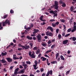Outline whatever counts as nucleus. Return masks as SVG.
I'll use <instances>...</instances> for the list:
<instances>
[{
  "mask_svg": "<svg viewBox=\"0 0 76 76\" xmlns=\"http://www.w3.org/2000/svg\"><path fill=\"white\" fill-rule=\"evenodd\" d=\"M68 42V40H66L63 41V44H66Z\"/></svg>",
  "mask_w": 76,
  "mask_h": 76,
  "instance_id": "nucleus-11",
  "label": "nucleus"
},
{
  "mask_svg": "<svg viewBox=\"0 0 76 76\" xmlns=\"http://www.w3.org/2000/svg\"><path fill=\"white\" fill-rule=\"evenodd\" d=\"M41 53H40L38 55L39 58H40V57H41Z\"/></svg>",
  "mask_w": 76,
  "mask_h": 76,
  "instance_id": "nucleus-62",
  "label": "nucleus"
},
{
  "mask_svg": "<svg viewBox=\"0 0 76 76\" xmlns=\"http://www.w3.org/2000/svg\"><path fill=\"white\" fill-rule=\"evenodd\" d=\"M42 45L43 47H46V45H47V43L46 42H42Z\"/></svg>",
  "mask_w": 76,
  "mask_h": 76,
  "instance_id": "nucleus-15",
  "label": "nucleus"
},
{
  "mask_svg": "<svg viewBox=\"0 0 76 76\" xmlns=\"http://www.w3.org/2000/svg\"><path fill=\"white\" fill-rule=\"evenodd\" d=\"M19 68L20 69H23V67L21 65H19Z\"/></svg>",
  "mask_w": 76,
  "mask_h": 76,
  "instance_id": "nucleus-49",
  "label": "nucleus"
},
{
  "mask_svg": "<svg viewBox=\"0 0 76 76\" xmlns=\"http://www.w3.org/2000/svg\"><path fill=\"white\" fill-rule=\"evenodd\" d=\"M46 34L47 36H48L49 35V31H47V32L46 33Z\"/></svg>",
  "mask_w": 76,
  "mask_h": 76,
  "instance_id": "nucleus-34",
  "label": "nucleus"
},
{
  "mask_svg": "<svg viewBox=\"0 0 76 76\" xmlns=\"http://www.w3.org/2000/svg\"><path fill=\"white\" fill-rule=\"evenodd\" d=\"M74 19L73 18H72L70 20H69V24H72V22H73V20Z\"/></svg>",
  "mask_w": 76,
  "mask_h": 76,
  "instance_id": "nucleus-9",
  "label": "nucleus"
},
{
  "mask_svg": "<svg viewBox=\"0 0 76 76\" xmlns=\"http://www.w3.org/2000/svg\"><path fill=\"white\" fill-rule=\"evenodd\" d=\"M37 54H38V53L39 54L40 53V49H38L37 52L36 53Z\"/></svg>",
  "mask_w": 76,
  "mask_h": 76,
  "instance_id": "nucleus-16",
  "label": "nucleus"
},
{
  "mask_svg": "<svg viewBox=\"0 0 76 76\" xmlns=\"http://www.w3.org/2000/svg\"><path fill=\"white\" fill-rule=\"evenodd\" d=\"M72 31V29L71 28H69V29L67 31V32H71V31Z\"/></svg>",
  "mask_w": 76,
  "mask_h": 76,
  "instance_id": "nucleus-33",
  "label": "nucleus"
},
{
  "mask_svg": "<svg viewBox=\"0 0 76 76\" xmlns=\"http://www.w3.org/2000/svg\"><path fill=\"white\" fill-rule=\"evenodd\" d=\"M70 71L69 70V71H67V72H66V75H67V74L69 75V73H70Z\"/></svg>",
  "mask_w": 76,
  "mask_h": 76,
  "instance_id": "nucleus-37",
  "label": "nucleus"
},
{
  "mask_svg": "<svg viewBox=\"0 0 76 76\" xmlns=\"http://www.w3.org/2000/svg\"><path fill=\"white\" fill-rule=\"evenodd\" d=\"M45 24V22H43V23H41L40 25H44Z\"/></svg>",
  "mask_w": 76,
  "mask_h": 76,
  "instance_id": "nucleus-41",
  "label": "nucleus"
},
{
  "mask_svg": "<svg viewBox=\"0 0 76 76\" xmlns=\"http://www.w3.org/2000/svg\"><path fill=\"white\" fill-rule=\"evenodd\" d=\"M43 71H44V68H42L40 69V72H42Z\"/></svg>",
  "mask_w": 76,
  "mask_h": 76,
  "instance_id": "nucleus-51",
  "label": "nucleus"
},
{
  "mask_svg": "<svg viewBox=\"0 0 76 76\" xmlns=\"http://www.w3.org/2000/svg\"><path fill=\"white\" fill-rule=\"evenodd\" d=\"M33 39H34V40H36L37 38H36V37H33Z\"/></svg>",
  "mask_w": 76,
  "mask_h": 76,
  "instance_id": "nucleus-63",
  "label": "nucleus"
},
{
  "mask_svg": "<svg viewBox=\"0 0 76 76\" xmlns=\"http://www.w3.org/2000/svg\"><path fill=\"white\" fill-rule=\"evenodd\" d=\"M52 25L53 27H56V26H57V25L54 23H52Z\"/></svg>",
  "mask_w": 76,
  "mask_h": 76,
  "instance_id": "nucleus-20",
  "label": "nucleus"
},
{
  "mask_svg": "<svg viewBox=\"0 0 76 76\" xmlns=\"http://www.w3.org/2000/svg\"><path fill=\"white\" fill-rule=\"evenodd\" d=\"M42 76H45V74L43 73L42 75Z\"/></svg>",
  "mask_w": 76,
  "mask_h": 76,
  "instance_id": "nucleus-64",
  "label": "nucleus"
},
{
  "mask_svg": "<svg viewBox=\"0 0 76 76\" xmlns=\"http://www.w3.org/2000/svg\"><path fill=\"white\" fill-rule=\"evenodd\" d=\"M21 72V73H23L24 72H25L24 70H23V69H22L21 70H20Z\"/></svg>",
  "mask_w": 76,
  "mask_h": 76,
  "instance_id": "nucleus-39",
  "label": "nucleus"
},
{
  "mask_svg": "<svg viewBox=\"0 0 76 76\" xmlns=\"http://www.w3.org/2000/svg\"><path fill=\"white\" fill-rule=\"evenodd\" d=\"M62 6L64 7H66V4H65V2L63 3L62 4Z\"/></svg>",
  "mask_w": 76,
  "mask_h": 76,
  "instance_id": "nucleus-22",
  "label": "nucleus"
},
{
  "mask_svg": "<svg viewBox=\"0 0 76 76\" xmlns=\"http://www.w3.org/2000/svg\"><path fill=\"white\" fill-rule=\"evenodd\" d=\"M48 72L50 75H51L53 74V71L51 70H50L49 71H48Z\"/></svg>",
  "mask_w": 76,
  "mask_h": 76,
  "instance_id": "nucleus-24",
  "label": "nucleus"
},
{
  "mask_svg": "<svg viewBox=\"0 0 76 76\" xmlns=\"http://www.w3.org/2000/svg\"><path fill=\"white\" fill-rule=\"evenodd\" d=\"M7 24H8V25H10V20H8V19H7Z\"/></svg>",
  "mask_w": 76,
  "mask_h": 76,
  "instance_id": "nucleus-29",
  "label": "nucleus"
},
{
  "mask_svg": "<svg viewBox=\"0 0 76 76\" xmlns=\"http://www.w3.org/2000/svg\"><path fill=\"white\" fill-rule=\"evenodd\" d=\"M60 58L61 60H64V57H63V56L62 55L60 56Z\"/></svg>",
  "mask_w": 76,
  "mask_h": 76,
  "instance_id": "nucleus-19",
  "label": "nucleus"
},
{
  "mask_svg": "<svg viewBox=\"0 0 76 76\" xmlns=\"http://www.w3.org/2000/svg\"><path fill=\"white\" fill-rule=\"evenodd\" d=\"M10 13L11 14L13 13H14V11H13L12 10H10Z\"/></svg>",
  "mask_w": 76,
  "mask_h": 76,
  "instance_id": "nucleus-38",
  "label": "nucleus"
},
{
  "mask_svg": "<svg viewBox=\"0 0 76 76\" xmlns=\"http://www.w3.org/2000/svg\"><path fill=\"white\" fill-rule=\"evenodd\" d=\"M7 20H6L5 22H2V26H5L6 25H7Z\"/></svg>",
  "mask_w": 76,
  "mask_h": 76,
  "instance_id": "nucleus-6",
  "label": "nucleus"
},
{
  "mask_svg": "<svg viewBox=\"0 0 76 76\" xmlns=\"http://www.w3.org/2000/svg\"><path fill=\"white\" fill-rule=\"evenodd\" d=\"M34 63L35 64H38V61H34Z\"/></svg>",
  "mask_w": 76,
  "mask_h": 76,
  "instance_id": "nucleus-44",
  "label": "nucleus"
},
{
  "mask_svg": "<svg viewBox=\"0 0 76 76\" xmlns=\"http://www.w3.org/2000/svg\"><path fill=\"white\" fill-rule=\"evenodd\" d=\"M59 24V22H57L55 23V24H56V25H57Z\"/></svg>",
  "mask_w": 76,
  "mask_h": 76,
  "instance_id": "nucleus-50",
  "label": "nucleus"
},
{
  "mask_svg": "<svg viewBox=\"0 0 76 76\" xmlns=\"http://www.w3.org/2000/svg\"><path fill=\"white\" fill-rule=\"evenodd\" d=\"M63 26H64V29H65V30H66V26L64 25Z\"/></svg>",
  "mask_w": 76,
  "mask_h": 76,
  "instance_id": "nucleus-60",
  "label": "nucleus"
},
{
  "mask_svg": "<svg viewBox=\"0 0 76 76\" xmlns=\"http://www.w3.org/2000/svg\"><path fill=\"white\" fill-rule=\"evenodd\" d=\"M70 35V34H66L65 36V37H69V35Z\"/></svg>",
  "mask_w": 76,
  "mask_h": 76,
  "instance_id": "nucleus-35",
  "label": "nucleus"
},
{
  "mask_svg": "<svg viewBox=\"0 0 76 76\" xmlns=\"http://www.w3.org/2000/svg\"><path fill=\"white\" fill-rule=\"evenodd\" d=\"M73 40L74 41H76V37H73L72 38Z\"/></svg>",
  "mask_w": 76,
  "mask_h": 76,
  "instance_id": "nucleus-40",
  "label": "nucleus"
},
{
  "mask_svg": "<svg viewBox=\"0 0 76 76\" xmlns=\"http://www.w3.org/2000/svg\"><path fill=\"white\" fill-rule=\"evenodd\" d=\"M21 47H22V48H23V49H24L25 48V46L22 45Z\"/></svg>",
  "mask_w": 76,
  "mask_h": 76,
  "instance_id": "nucleus-57",
  "label": "nucleus"
},
{
  "mask_svg": "<svg viewBox=\"0 0 76 76\" xmlns=\"http://www.w3.org/2000/svg\"><path fill=\"white\" fill-rule=\"evenodd\" d=\"M31 57L32 58H35V55H33L32 56H31Z\"/></svg>",
  "mask_w": 76,
  "mask_h": 76,
  "instance_id": "nucleus-47",
  "label": "nucleus"
},
{
  "mask_svg": "<svg viewBox=\"0 0 76 76\" xmlns=\"http://www.w3.org/2000/svg\"><path fill=\"white\" fill-rule=\"evenodd\" d=\"M33 27H34V25H33V24H31L30 26V28H33Z\"/></svg>",
  "mask_w": 76,
  "mask_h": 76,
  "instance_id": "nucleus-55",
  "label": "nucleus"
},
{
  "mask_svg": "<svg viewBox=\"0 0 76 76\" xmlns=\"http://www.w3.org/2000/svg\"><path fill=\"white\" fill-rule=\"evenodd\" d=\"M1 63H4V66H6L7 64V62L4 59H3L1 60Z\"/></svg>",
  "mask_w": 76,
  "mask_h": 76,
  "instance_id": "nucleus-4",
  "label": "nucleus"
},
{
  "mask_svg": "<svg viewBox=\"0 0 76 76\" xmlns=\"http://www.w3.org/2000/svg\"><path fill=\"white\" fill-rule=\"evenodd\" d=\"M31 54H32V52H31L28 53V54L30 56H31Z\"/></svg>",
  "mask_w": 76,
  "mask_h": 76,
  "instance_id": "nucleus-52",
  "label": "nucleus"
},
{
  "mask_svg": "<svg viewBox=\"0 0 76 76\" xmlns=\"http://www.w3.org/2000/svg\"><path fill=\"white\" fill-rule=\"evenodd\" d=\"M47 29H48V30H50V31H51L52 32L53 31V27L51 26H48L47 28Z\"/></svg>",
  "mask_w": 76,
  "mask_h": 76,
  "instance_id": "nucleus-5",
  "label": "nucleus"
},
{
  "mask_svg": "<svg viewBox=\"0 0 76 76\" xmlns=\"http://www.w3.org/2000/svg\"><path fill=\"white\" fill-rule=\"evenodd\" d=\"M62 36L64 37L65 35V33L63 32L62 34Z\"/></svg>",
  "mask_w": 76,
  "mask_h": 76,
  "instance_id": "nucleus-59",
  "label": "nucleus"
},
{
  "mask_svg": "<svg viewBox=\"0 0 76 76\" xmlns=\"http://www.w3.org/2000/svg\"><path fill=\"white\" fill-rule=\"evenodd\" d=\"M31 28L30 27H28V28H27V31H29V29H31Z\"/></svg>",
  "mask_w": 76,
  "mask_h": 76,
  "instance_id": "nucleus-61",
  "label": "nucleus"
},
{
  "mask_svg": "<svg viewBox=\"0 0 76 76\" xmlns=\"http://www.w3.org/2000/svg\"><path fill=\"white\" fill-rule=\"evenodd\" d=\"M75 31H76V30H75V29H73L71 31L72 32H75Z\"/></svg>",
  "mask_w": 76,
  "mask_h": 76,
  "instance_id": "nucleus-54",
  "label": "nucleus"
},
{
  "mask_svg": "<svg viewBox=\"0 0 76 76\" xmlns=\"http://www.w3.org/2000/svg\"><path fill=\"white\" fill-rule=\"evenodd\" d=\"M26 63L28 64H31V62L30 61H26Z\"/></svg>",
  "mask_w": 76,
  "mask_h": 76,
  "instance_id": "nucleus-46",
  "label": "nucleus"
},
{
  "mask_svg": "<svg viewBox=\"0 0 76 76\" xmlns=\"http://www.w3.org/2000/svg\"><path fill=\"white\" fill-rule=\"evenodd\" d=\"M7 53V52H5V53H3V52H2L1 53V55L2 56H6Z\"/></svg>",
  "mask_w": 76,
  "mask_h": 76,
  "instance_id": "nucleus-13",
  "label": "nucleus"
},
{
  "mask_svg": "<svg viewBox=\"0 0 76 76\" xmlns=\"http://www.w3.org/2000/svg\"><path fill=\"white\" fill-rule=\"evenodd\" d=\"M43 18H44V16H43V15H42L40 17V19L41 21L42 19H43Z\"/></svg>",
  "mask_w": 76,
  "mask_h": 76,
  "instance_id": "nucleus-28",
  "label": "nucleus"
},
{
  "mask_svg": "<svg viewBox=\"0 0 76 76\" xmlns=\"http://www.w3.org/2000/svg\"><path fill=\"white\" fill-rule=\"evenodd\" d=\"M61 22H63V23H64V22H65V20L64 19H61Z\"/></svg>",
  "mask_w": 76,
  "mask_h": 76,
  "instance_id": "nucleus-42",
  "label": "nucleus"
},
{
  "mask_svg": "<svg viewBox=\"0 0 76 76\" xmlns=\"http://www.w3.org/2000/svg\"><path fill=\"white\" fill-rule=\"evenodd\" d=\"M26 38L28 39H29V40H31V39H33L32 37H30V36H27L26 37Z\"/></svg>",
  "mask_w": 76,
  "mask_h": 76,
  "instance_id": "nucleus-10",
  "label": "nucleus"
},
{
  "mask_svg": "<svg viewBox=\"0 0 76 76\" xmlns=\"http://www.w3.org/2000/svg\"><path fill=\"white\" fill-rule=\"evenodd\" d=\"M54 4L53 5L54 7H55L54 9L56 10H58V2L57 1H54Z\"/></svg>",
  "mask_w": 76,
  "mask_h": 76,
  "instance_id": "nucleus-1",
  "label": "nucleus"
},
{
  "mask_svg": "<svg viewBox=\"0 0 76 76\" xmlns=\"http://www.w3.org/2000/svg\"><path fill=\"white\" fill-rule=\"evenodd\" d=\"M36 38H37L38 42H41V39H42V37L41 34H39L36 36Z\"/></svg>",
  "mask_w": 76,
  "mask_h": 76,
  "instance_id": "nucleus-2",
  "label": "nucleus"
},
{
  "mask_svg": "<svg viewBox=\"0 0 76 76\" xmlns=\"http://www.w3.org/2000/svg\"><path fill=\"white\" fill-rule=\"evenodd\" d=\"M48 36H50V37H52V36H53V34L52 33L50 32L49 33Z\"/></svg>",
  "mask_w": 76,
  "mask_h": 76,
  "instance_id": "nucleus-17",
  "label": "nucleus"
},
{
  "mask_svg": "<svg viewBox=\"0 0 76 76\" xmlns=\"http://www.w3.org/2000/svg\"><path fill=\"white\" fill-rule=\"evenodd\" d=\"M58 32H59V29L58 28L56 29V34H58Z\"/></svg>",
  "mask_w": 76,
  "mask_h": 76,
  "instance_id": "nucleus-36",
  "label": "nucleus"
},
{
  "mask_svg": "<svg viewBox=\"0 0 76 76\" xmlns=\"http://www.w3.org/2000/svg\"><path fill=\"white\" fill-rule=\"evenodd\" d=\"M51 40H49L48 42V45L50 44L51 43Z\"/></svg>",
  "mask_w": 76,
  "mask_h": 76,
  "instance_id": "nucleus-27",
  "label": "nucleus"
},
{
  "mask_svg": "<svg viewBox=\"0 0 76 76\" xmlns=\"http://www.w3.org/2000/svg\"><path fill=\"white\" fill-rule=\"evenodd\" d=\"M53 21H55V20L51 19L50 20V22H53Z\"/></svg>",
  "mask_w": 76,
  "mask_h": 76,
  "instance_id": "nucleus-53",
  "label": "nucleus"
},
{
  "mask_svg": "<svg viewBox=\"0 0 76 76\" xmlns=\"http://www.w3.org/2000/svg\"><path fill=\"white\" fill-rule=\"evenodd\" d=\"M53 18H55V16H57V13H55V14H53Z\"/></svg>",
  "mask_w": 76,
  "mask_h": 76,
  "instance_id": "nucleus-30",
  "label": "nucleus"
},
{
  "mask_svg": "<svg viewBox=\"0 0 76 76\" xmlns=\"http://www.w3.org/2000/svg\"><path fill=\"white\" fill-rule=\"evenodd\" d=\"M30 48V47L29 46V45H25V50H28L29 48Z\"/></svg>",
  "mask_w": 76,
  "mask_h": 76,
  "instance_id": "nucleus-8",
  "label": "nucleus"
},
{
  "mask_svg": "<svg viewBox=\"0 0 76 76\" xmlns=\"http://www.w3.org/2000/svg\"><path fill=\"white\" fill-rule=\"evenodd\" d=\"M6 59L7 60L8 62V63H12V62L13 61L12 59L10 57L6 58Z\"/></svg>",
  "mask_w": 76,
  "mask_h": 76,
  "instance_id": "nucleus-3",
  "label": "nucleus"
},
{
  "mask_svg": "<svg viewBox=\"0 0 76 76\" xmlns=\"http://www.w3.org/2000/svg\"><path fill=\"white\" fill-rule=\"evenodd\" d=\"M64 3V2H63V1H62V0L60 1L59 2V4H63Z\"/></svg>",
  "mask_w": 76,
  "mask_h": 76,
  "instance_id": "nucleus-32",
  "label": "nucleus"
},
{
  "mask_svg": "<svg viewBox=\"0 0 76 76\" xmlns=\"http://www.w3.org/2000/svg\"><path fill=\"white\" fill-rule=\"evenodd\" d=\"M19 70V68H17L15 69V71H16V72H18Z\"/></svg>",
  "mask_w": 76,
  "mask_h": 76,
  "instance_id": "nucleus-48",
  "label": "nucleus"
},
{
  "mask_svg": "<svg viewBox=\"0 0 76 76\" xmlns=\"http://www.w3.org/2000/svg\"><path fill=\"white\" fill-rule=\"evenodd\" d=\"M55 47H56V45H53L51 46V48L52 49H53V48H55Z\"/></svg>",
  "mask_w": 76,
  "mask_h": 76,
  "instance_id": "nucleus-23",
  "label": "nucleus"
},
{
  "mask_svg": "<svg viewBox=\"0 0 76 76\" xmlns=\"http://www.w3.org/2000/svg\"><path fill=\"white\" fill-rule=\"evenodd\" d=\"M33 31L34 32H33V34H36L39 31V30L36 29H33Z\"/></svg>",
  "mask_w": 76,
  "mask_h": 76,
  "instance_id": "nucleus-7",
  "label": "nucleus"
},
{
  "mask_svg": "<svg viewBox=\"0 0 76 76\" xmlns=\"http://www.w3.org/2000/svg\"><path fill=\"white\" fill-rule=\"evenodd\" d=\"M59 56V53H57L56 55V56Z\"/></svg>",
  "mask_w": 76,
  "mask_h": 76,
  "instance_id": "nucleus-58",
  "label": "nucleus"
},
{
  "mask_svg": "<svg viewBox=\"0 0 76 76\" xmlns=\"http://www.w3.org/2000/svg\"><path fill=\"white\" fill-rule=\"evenodd\" d=\"M38 49V47H34L33 48V50H37V49Z\"/></svg>",
  "mask_w": 76,
  "mask_h": 76,
  "instance_id": "nucleus-25",
  "label": "nucleus"
},
{
  "mask_svg": "<svg viewBox=\"0 0 76 76\" xmlns=\"http://www.w3.org/2000/svg\"><path fill=\"white\" fill-rule=\"evenodd\" d=\"M74 29L76 31V26H74Z\"/></svg>",
  "mask_w": 76,
  "mask_h": 76,
  "instance_id": "nucleus-56",
  "label": "nucleus"
},
{
  "mask_svg": "<svg viewBox=\"0 0 76 76\" xmlns=\"http://www.w3.org/2000/svg\"><path fill=\"white\" fill-rule=\"evenodd\" d=\"M18 71H15V72H14L15 75H16L18 74Z\"/></svg>",
  "mask_w": 76,
  "mask_h": 76,
  "instance_id": "nucleus-43",
  "label": "nucleus"
},
{
  "mask_svg": "<svg viewBox=\"0 0 76 76\" xmlns=\"http://www.w3.org/2000/svg\"><path fill=\"white\" fill-rule=\"evenodd\" d=\"M52 51V50H48L46 52L45 54H48V53H50V52H51V51Z\"/></svg>",
  "mask_w": 76,
  "mask_h": 76,
  "instance_id": "nucleus-31",
  "label": "nucleus"
},
{
  "mask_svg": "<svg viewBox=\"0 0 76 76\" xmlns=\"http://www.w3.org/2000/svg\"><path fill=\"white\" fill-rule=\"evenodd\" d=\"M47 60V58H44L42 60V61H45L46 60Z\"/></svg>",
  "mask_w": 76,
  "mask_h": 76,
  "instance_id": "nucleus-45",
  "label": "nucleus"
},
{
  "mask_svg": "<svg viewBox=\"0 0 76 76\" xmlns=\"http://www.w3.org/2000/svg\"><path fill=\"white\" fill-rule=\"evenodd\" d=\"M7 16H8L7 14L5 15L3 17V19H6L7 17Z\"/></svg>",
  "mask_w": 76,
  "mask_h": 76,
  "instance_id": "nucleus-26",
  "label": "nucleus"
},
{
  "mask_svg": "<svg viewBox=\"0 0 76 76\" xmlns=\"http://www.w3.org/2000/svg\"><path fill=\"white\" fill-rule=\"evenodd\" d=\"M51 64H57V62L56 61H53L51 62Z\"/></svg>",
  "mask_w": 76,
  "mask_h": 76,
  "instance_id": "nucleus-14",
  "label": "nucleus"
},
{
  "mask_svg": "<svg viewBox=\"0 0 76 76\" xmlns=\"http://www.w3.org/2000/svg\"><path fill=\"white\" fill-rule=\"evenodd\" d=\"M70 10L71 12H73V11L74 10V7H73V6H72L70 7Z\"/></svg>",
  "mask_w": 76,
  "mask_h": 76,
  "instance_id": "nucleus-12",
  "label": "nucleus"
},
{
  "mask_svg": "<svg viewBox=\"0 0 76 76\" xmlns=\"http://www.w3.org/2000/svg\"><path fill=\"white\" fill-rule=\"evenodd\" d=\"M58 37L59 39H60L61 38V35L60 34H59L58 35Z\"/></svg>",
  "mask_w": 76,
  "mask_h": 76,
  "instance_id": "nucleus-21",
  "label": "nucleus"
},
{
  "mask_svg": "<svg viewBox=\"0 0 76 76\" xmlns=\"http://www.w3.org/2000/svg\"><path fill=\"white\" fill-rule=\"evenodd\" d=\"M49 13H51V14H55V13H54V11L53 10H51L50 11H49Z\"/></svg>",
  "mask_w": 76,
  "mask_h": 76,
  "instance_id": "nucleus-18",
  "label": "nucleus"
}]
</instances>
